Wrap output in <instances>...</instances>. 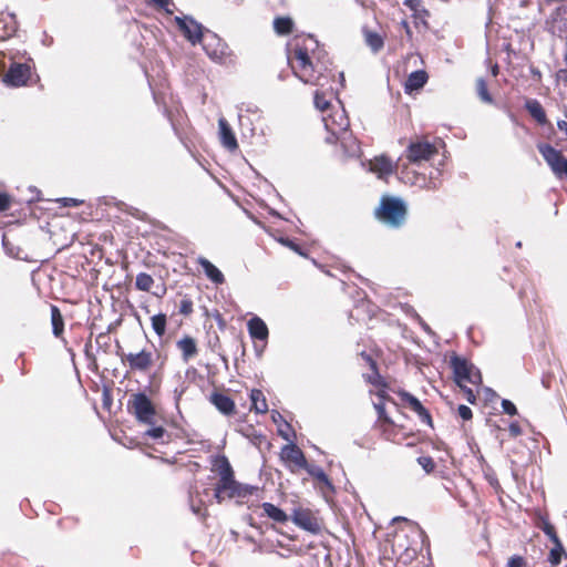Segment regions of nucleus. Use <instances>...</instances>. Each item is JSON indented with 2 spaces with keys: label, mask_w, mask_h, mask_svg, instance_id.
<instances>
[{
  "label": "nucleus",
  "mask_w": 567,
  "mask_h": 567,
  "mask_svg": "<svg viewBox=\"0 0 567 567\" xmlns=\"http://www.w3.org/2000/svg\"><path fill=\"white\" fill-rule=\"evenodd\" d=\"M287 59L292 73L306 84L323 86L333 78L331 62L312 35H296Z\"/></svg>",
  "instance_id": "obj_1"
},
{
  "label": "nucleus",
  "mask_w": 567,
  "mask_h": 567,
  "mask_svg": "<svg viewBox=\"0 0 567 567\" xmlns=\"http://www.w3.org/2000/svg\"><path fill=\"white\" fill-rule=\"evenodd\" d=\"M210 472L213 478H218L213 491L214 498L218 504L226 498H246L258 492L257 486L243 484L235 478V472L225 455H216L210 460Z\"/></svg>",
  "instance_id": "obj_2"
},
{
  "label": "nucleus",
  "mask_w": 567,
  "mask_h": 567,
  "mask_svg": "<svg viewBox=\"0 0 567 567\" xmlns=\"http://www.w3.org/2000/svg\"><path fill=\"white\" fill-rule=\"evenodd\" d=\"M451 365L454 373V380L457 385L465 392L466 399L470 403H474L476 398L472 389L466 386V382L476 384L481 381V374L475 371L474 367L470 364L465 359L457 355H453L451 359Z\"/></svg>",
  "instance_id": "obj_3"
},
{
  "label": "nucleus",
  "mask_w": 567,
  "mask_h": 567,
  "mask_svg": "<svg viewBox=\"0 0 567 567\" xmlns=\"http://www.w3.org/2000/svg\"><path fill=\"white\" fill-rule=\"evenodd\" d=\"M127 409L138 422L144 424L154 423L155 405L144 392L133 393L127 401Z\"/></svg>",
  "instance_id": "obj_4"
},
{
  "label": "nucleus",
  "mask_w": 567,
  "mask_h": 567,
  "mask_svg": "<svg viewBox=\"0 0 567 567\" xmlns=\"http://www.w3.org/2000/svg\"><path fill=\"white\" fill-rule=\"evenodd\" d=\"M33 69L34 63L32 59L24 63L13 62L2 76V82L11 87L27 86L32 80Z\"/></svg>",
  "instance_id": "obj_5"
},
{
  "label": "nucleus",
  "mask_w": 567,
  "mask_h": 567,
  "mask_svg": "<svg viewBox=\"0 0 567 567\" xmlns=\"http://www.w3.org/2000/svg\"><path fill=\"white\" fill-rule=\"evenodd\" d=\"M117 355L121 358L122 363L133 373H146L153 368L155 362L153 352L146 349H142L140 352H117Z\"/></svg>",
  "instance_id": "obj_6"
},
{
  "label": "nucleus",
  "mask_w": 567,
  "mask_h": 567,
  "mask_svg": "<svg viewBox=\"0 0 567 567\" xmlns=\"http://www.w3.org/2000/svg\"><path fill=\"white\" fill-rule=\"evenodd\" d=\"M538 152L557 178L567 179V158L549 144H538Z\"/></svg>",
  "instance_id": "obj_7"
},
{
  "label": "nucleus",
  "mask_w": 567,
  "mask_h": 567,
  "mask_svg": "<svg viewBox=\"0 0 567 567\" xmlns=\"http://www.w3.org/2000/svg\"><path fill=\"white\" fill-rule=\"evenodd\" d=\"M279 458L286 468L292 474H297L303 467L308 466L305 453L295 443L284 445L279 452Z\"/></svg>",
  "instance_id": "obj_8"
},
{
  "label": "nucleus",
  "mask_w": 567,
  "mask_h": 567,
  "mask_svg": "<svg viewBox=\"0 0 567 567\" xmlns=\"http://www.w3.org/2000/svg\"><path fill=\"white\" fill-rule=\"evenodd\" d=\"M326 130L329 132L330 138L334 140L342 134H347L350 121L343 109H338L327 114L322 118Z\"/></svg>",
  "instance_id": "obj_9"
},
{
  "label": "nucleus",
  "mask_w": 567,
  "mask_h": 567,
  "mask_svg": "<svg viewBox=\"0 0 567 567\" xmlns=\"http://www.w3.org/2000/svg\"><path fill=\"white\" fill-rule=\"evenodd\" d=\"M291 520L295 525L311 534L317 535L321 532L319 518L309 508H295L291 514Z\"/></svg>",
  "instance_id": "obj_10"
},
{
  "label": "nucleus",
  "mask_w": 567,
  "mask_h": 567,
  "mask_svg": "<svg viewBox=\"0 0 567 567\" xmlns=\"http://www.w3.org/2000/svg\"><path fill=\"white\" fill-rule=\"evenodd\" d=\"M175 22L184 37L192 43H199L203 39V27L193 18L175 17Z\"/></svg>",
  "instance_id": "obj_11"
},
{
  "label": "nucleus",
  "mask_w": 567,
  "mask_h": 567,
  "mask_svg": "<svg viewBox=\"0 0 567 567\" xmlns=\"http://www.w3.org/2000/svg\"><path fill=\"white\" fill-rule=\"evenodd\" d=\"M377 395L378 401L373 402L374 409L378 413L374 430L380 431L384 439L389 440L388 430L390 427V419L388 417L385 410L386 389H381Z\"/></svg>",
  "instance_id": "obj_12"
},
{
  "label": "nucleus",
  "mask_w": 567,
  "mask_h": 567,
  "mask_svg": "<svg viewBox=\"0 0 567 567\" xmlns=\"http://www.w3.org/2000/svg\"><path fill=\"white\" fill-rule=\"evenodd\" d=\"M436 152V147L429 142H415L409 146L408 158L412 163H421L429 161Z\"/></svg>",
  "instance_id": "obj_13"
},
{
  "label": "nucleus",
  "mask_w": 567,
  "mask_h": 567,
  "mask_svg": "<svg viewBox=\"0 0 567 567\" xmlns=\"http://www.w3.org/2000/svg\"><path fill=\"white\" fill-rule=\"evenodd\" d=\"M396 394L400 400L399 404L402 408L410 409L411 411L415 412L423 421H431L430 414L415 396L404 391H398Z\"/></svg>",
  "instance_id": "obj_14"
},
{
  "label": "nucleus",
  "mask_w": 567,
  "mask_h": 567,
  "mask_svg": "<svg viewBox=\"0 0 567 567\" xmlns=\"http://www.w3.org/2000/svg\"><path fill=\"white\" fill-rule=\"evenodd\" d=\"M209 402L224 415L233 416L236 414L234 400L223 392L214 391L209 396Z\"/></svg>",
  "instance_id": "obj_15"
},
{
  "label": "nucleus",
  "mask_w": 567,
  "mask_h": 567,
  "mask_svg": "<svg viewBox=\"0 0 567 567\" xmlns=\"http://www.w3.org/2000/svg\"><path fill=\"white\" fill-rule=\"evenodd\" d=\"M218 126H219V138L220 143L224 147H226L229 151H235L238 148L237 138L226 121V118L221 117L218 120Z\"/></svg>",
  "instance_id": "obj_16"
},
{
  "label": "nucleus",
  "mask_w": 567,
  "mask_h": 567,
  "mask_svg": "<svg viewBox=\"0 0 567 567\" xmlns=\"http://www.w3.org/2000/svg\"><path fill=\"white\" fill-rule=\"evenodd\" d=\"M369 171L375 174L380 179L388 181L390 175V159L386 155L375 156L368 161Z\"/></svg>",
  "instance_id": "obj_17"
},
{
  "label": "nucleus",
  "mask_w": 567,
  "mask_h": 567,
  "mask_svg": "<svg viewBox=\"0 0 567 567\" xmlns=\"http://www.w3.org/2000/svg\"><path fill=\"white\" fill-rule=\"evenodd\" d=\"M259 508L262 509L260 517H267L275 523L285 524L289 519V516L286 514V512L272 503L265 502L259 505Z\"/></svg>",
  "instance_id": "obj_18"
},
{
  "label": "nucleus",
  "mask_w": 567,
  "mask_h": 567,
  "mask_svg": "<svg viewBox=\"0 0 567 567\" xmlns=\"http://www.w3.org/2000/svg\"><path fill=\"white\" fill-rule=\"evenodd\" d=\"M327 142L329 143H336L340 142L341 146L344 150V153L348 156H355L360 152V145L357 138H354L350 131L347 132V134H342L339 137L332 140L330 137H327Z\"/></svg>",
  "instance_id": "obj_19"
},
{
  "label": "nucleus",
  "mask_w": 567,
  "mask_h": 567,
  "mask_svg": "<svg viewBox=\"0 0 567 567\" xmlns=\"http://www.w3.org/2000/svg\"><path fill=\"white\" fill-rule=\"evenodd\" d=\"M247 328H248L249 336L252 339L264 341V340H267V338L269 336V330H268L267 324L265 323V321L261 318H259L257 316L252 317L250 320H248Z\"/></svg>",
  "instance_id": "obj_20"
},
{
  "label": "nucleus",
  "mask_w": 567,
  "mask_h": 567,
  "mask_svg": "<svg viewBox=\"0 0 567 567\" xmlns=\"http://www.w3.org/2000/svg\"><path fill=\"white\" fill-rule=\"evenodd\" d=\"M196 262L203 268L206 277L216 285L225 282L223 272L205 257H198Z\"/></svg>",
  "instance_id": "obj_21"
},
{
  "label": "nucleus",
  "mask_w": 567,
  "mask_h": 567,
  "mask_svg": "<svg viewBox=\"0 0 567 567\" xmlns=\"http://www.w3.org/2000/svg\"><path fill=\"white\" fill-rule=\"evenodd\" d=\"M177 349L182 353V358L185 362H188L192 358H194L198 353V348L195 339L190 336H184L176 343Z\"/></svg>",
  "instance_id": "obj_22"
},
{
  "label": "nucleus",
  "mask_w": 567,
  "mask_h": 567,
  "mask_svg": "<svg viewBox=\"0 0 567 567\" xmlns=\"http://www.w3.org/2000/svg\"><path fill=\"white\" fill-rule=\"evenodd\" d=\"M427 73L423 70L412 72L405 81V92L411 94L414 91L421 90L427 82Z\"/></svg>",
  "instance_id": "obj_23"
},
{
  "label": "nucleus",
  "mask_w": 567,
  "mask_h": 567,
  "mask_svg": "<svg viewBox=\"0 0 567 567\" xmlns=\"http://www.w3.org/2000/svg\"><path fill=\"white\" fill-rule=\"evenodd\" d=\"M408 215L406 204L399 197H392V227L404 224Z\"/></svg>",
  "instance_id": "obj_24"
},
{
  "label": "nucleus",
  "mask_w": 567,
  "mask_h": 567,
  "mask_svg": "<svg viewBox=\"0 0 567 567\" xmlns=\"http://www.w3.org/2000/svg\"><path fill=\"white\" fill-rule=\"evenodd\" d=\"M249 398L251 401L250 411H255L256 413H261V414H265L268 412V403H267L266 396L261 390L252 389L250 391Z\"/></svg>",
  "instance_id": "obj_25"
},
{
  "label": "nucleus",
  "mask_w": 567,
  "mask_h": 567,
  "mask_svg": "<svg viewBox=\"0 0 567 567\" xmlns=\"http://www.w3.org/2000/svg\"><path fill=\"white\" fill-rule=\"evenodd\" d=\"M302 470L307 471L308 474L320 485L327 487L328 489H333V485L329 478V476L324 473V471L319 466H313L308 463L307 467Z\"/></svg>",
  "instance_id": "obj_26"
},
{
  "label": "nucleus",
  "mask_w": 567,
  "mask_h": 567,
  "mask_svg": "<svg viewBox=\"0 0 567 567\" xmlns=\"http://www.w3.org/2000/svg\"><path fill=\"white\" fill-rule=\"evenodd\" d=\"M374 218L381 223L390 224V194L381 197L379 206L373 212Z\"/></svg>",
  "instance_id": "obj_27"
},
{
  "label": "nucleus",
  "mask_w": 567,
  "mask_h": 567,
  "mask_svg": "<svg viewBox=\"0 0 567 567\" xmlns=\"http://www.w3.org/2000/svg\"><path fill=\"white\" fill-rule=\"evenodd\" d=\"M293 20L290 17H276L274 30L278 35H288L293 31Z\"/></svg>",
  "instance_id": "obj_28"
},
{
  "label": "nucleus",
  "mask_w": 567,
  "mask_h": 567,
  "mask_svg": "<svg viewBox=\"0 0 567 567\" xmlns=\"http://www.w3.org/2000/svg\"><path fill=\"white\" fill-rule=\"evenodd\" d=\"M51 323L52 331L55 337H61L64 331L63 316L58 306L51 305Z\"/></svg>",
  "instance_id": "obj_29"
},
{
  "label": "nucleus",
  "mask_w": 567,
  "mask_h": 567,
  "mask_svg": "<svg viewBox=\"0 0 567 567\" xmlns=\"http://www.w3.org/2000/svg\"><path fill=\"white\" fill-rule=\"evenodd\" d=\"M526 109L527 111L529 112V114L540 124H545L547 118H546V113L543 109V106L540 105V103L536 100H528L526 102Z\"/></svg>",
  "instance_id": "obj_30"
},
{
  "label": "nucleus",
  "mask_w": 567,
  "mask_h": 567,
  "mask_svg": "<svg viewBox=\"0 0 567 567\" xmlns=\"http://www.w3.org/2000/svg\"><path fill=\"white\" fill-rule=\"evenodd\" d=\"M363 34L365 43L372 49V51L378 52L383 47V38L378 32L370 31L364 28Z\"/></svg>",
  "instance_id": "obj_31"
},
{
  "label": "nucleus",
  "mask_w": 567,
  "mask_h": 567,
  "mask_svg": "<svg viewBox=\"0 0 567 567\" xmlns=\"http://www.w3.org/2000/svg\"><path fill=\"white\" fill-rule=\"evenodd\" d=\"M154 285V278L147 272H140L135 279V288L140 291L148 292Z\"/></svg>",
  "instance_id": "obj_32"
},
{
  "label": "nucleus",
  "mask_w": 567,
  "mask_h": 567,
  "mask_svg": "<svg viewBox=\"0 0 567 567\" xmlns=\"http://www.w3.org/2000/svg\"><path fill=\"white\" fill-rule=\"evenodd\" d=\"M152 328L158 337H163L166 332L167 317L165 313H158L151 318Z\"/></svg>",
  "instance_id": "obj_33"
},
{
  "label": "nucleus",
  "mask_w": 567,
  "mask_h": 567,
  "mask_svg": "<svg viewBox=\"0 0 567 567\" xmlns=\"http://www.w3.org/2000/svg\"><path fill=\"white\" fill-rule=\"evenodd\" d=\"M475 87H476L477 95L482 102L487 103V104L493 103V97L488 93L487 84L484 79L478 78L475 82Z\"/></svg>",
  "instance_id": "obj_34"
},
{
  "label": "nucleus",
  "mask_w": 567,
  "mask_h": 567,
  "mask_svg": "<svg viewBox=\"0 0 567 567\" xmlns=\"http://www.w3.org/2000/svg\"><path fill=\"white\" fill-rule=\"evenodd\" d=\"M194 312V301L188 295H183L179 306H178V313L188 317Z\"/></svg>",
  "instance_id": "obj_35"
},
{
  "label": "nucleus",
  "mask_w": 567,
  "mask_h": 567,
  "mask_svg": "<svg viewBox=\"0 0 567 567\" xmlns=\"http://www.w3.org/2000/svg\"><path fill=\"white\" fill-rule=\"evenodd\" d=\"M565 554V549L560 542L554 543V547L550 549L548 560L551 565L557 566L561 561V557Z\"/></svg>",
  "instance_id": "obj_36"
},
{
  "label": "nucleus",
  "mask_w": 567,
  "mask_h": 567,
  "mask_svg": "<svg viewBox=\"0 0 567 567\" xmlns=\"http://www.w3.org/2000/svg\"><path fill=\"white\" fill-rule=\"evenodd\" d=\"M145 435L152 437L153 440H161L163 443L168 442L169 439V435L163 426L148 429L145 432Z\"/></svg>",
  "instance_id": "obj_37"
},
{
  "label": "nucleus",
  "mask_w": 567,
  "mask_h": 567,
  "mask_svg": "<svg viewBox=\"0 0 567 567\" xmlns=\"http://www.w3.org/2000/svg\"><path fill=\"white\" fill-rule=\"evenodd\" d=\"M400 523L404 524V529L406 530V536L410 535V534L411 535H416L417 534L419 528H417V525L414 522H412V520H410L408 518H404V517H394V518H392V525L400 524Z\"/></svg>",
  "instance_id": "obj_38"
},
{
  "label": "nucleus",
  "mask_w": 567,
  "mask_h": 567,
  "mask_svg": "<svg viewBox=\"0 0 567 567\" xmlns=\"http://www.w3.org/2000/svg\"><path fill=\"white\" fill-rule=\"evenodd\" d=\"M313 100L316 107L321 112H327L330 109V100L327 99L323 92L316 91Z\"/></svg>",
  "instance_id": "obj_39"
},
{
  "label": "nucleus",
  "mask_w": 567,
  "mask_h": 567,
  "mask_svg": "<svg viewBox=\"0 0 567 567\" xmlns=\"http://www.w3.org/2000/svg\"><path fill=\"white\" fill-rule=\"evenodd\" d=\"M279 243H281L284 246L288 247L289 249L293 250L300 256H307V249L290 238H280Z\"/></svg>",
  "instance_id": "obj_40"
},
{
  "label": "nucleus",
  "mask_w": 567,
  "mask_h": 567,
  "mask_svg": "<svg viewBox=\"0 0 567 567\" xmlns=\"http://www.w3.org/2000/svg\"><path fill=\"white\" fill-rule=\"evenodd\" d=\"M0 29L3 30V32L0 34V39L4 40L7 38H10L14 34L17 30L16 22L12 19H10V22H6L3 27L0 25Z\"/></svg>",
  "instance_id": "obj_41"
},
{
  "label": "nucleus",
  "mask_w": 567,
  "mask_h": 567,
  "mask_svg": "<svg viewBox=\"0 0 567 567\" xmlns=\"http://www.w3.org/2000/svg\"><path fill=\"white\" fill-rule=\"evenodd\" d=\"M417 463L429 474L435 468L434 461L430 456H421L417 458Z\"/></svg>",
  "instance_id": "obj_42"
},
{
  "label": "nucleus",
  "mask_w": 567,
  "mask_h": 567,
  "mask_svg": "<svg viewBox=\"0 0 567 567\" xmlns=\"http://www.w3.org/2000/svg\"><path fill=\"white\" fill-rule=\"evenodd\" d=\"M11 205H12V197L7 193L0 192V213H3L6 210L10 209Z\"/></svg>",
  "instance_id": "obj_43"
},
{
  "label": "nucleus",
  "mask_w": 567,
  "mask_h": 567,
  "mask_svg": "<svg viewBox=\"0 0 567 567\" xmlns=\"http://www.w3.org/2000/svg\"><path fill=\"white\" fill-rule=\"evenodd\" d=\"M543 530L551 539L553 543L560 542L556 534L555 527L551 524L546 523L543 527Z\"/></svg>",
  "instance_id": "obj_44"
},
{
  "label": "nucleus",
  "mask_w": 567,
  "mask_h": 567,
  "mask_svg": "<svg viewBox=\"0 0 567 567\" xmlns=\"http://www.w3.org/2000/svg\"><path fill=\"white\" fill-rule=\"evenodd\" d=\"M502 408H503V411L506 413V414H509V415H515L517 413V409L516 406L514 405L513 402H511L509 400H503L502 401Z\"/></svg>",
  "instance_id": "obj_45"
},
{
  "label": "nucleus",
  "mask_w": 567,
  "mask_h": 567,
  "mask_svg": "<svg viewBox=\"0 0 567 567\" xmlns=\"http://www.w3.org/2000/svg\"><path fill=\"white\" fill-rule=\"evenodd\" d=\"M156 8L166 11L167 13H172L169 9L171 0H150Z\"/></svg>",
  "instance_id": "obj_46"
},
{
  "label": "nucleus",
  "mask_w": 567,
  "mask_h": 567,
  "mask_svg": "<svg viewBox=\"0 0 567 567\" xmlns=\"http://www.w3.org/2000/svg\"><path fill=\"white\" fill-rule=\"evenodd\" d=\"M457 411H458V415L463 420L467 421V420L472 419V410L468 406L460 405Z\"/></svg>",
  "instance_id": "obj_47"
},
{
  "label": "nucleus",
  "mask_w": 567,
  "mask_h": 567,
  "mask_svg": "<svg viewBox=\"0 0 567 567\" xmlns=\"http://www.w3.org/2000/svg\"><path fill=\"white\" fill-rule=\"evenodd\" d=\"M507 567H525V561L519 556H514L509 558Z\"/></svg>",
  "instance_id": "obj_48"
},
{
  "label": "nucleus",
  "mask_w": 567,
  "mask_h": 567,
  "mask_svg": "<svg viewBox=\"0 0 567 567\" xmlns=\"http://www.w3.org/2000/svg\"><path fill=\"white\" fill-rule=\"evenodd\" d=\"M63 205L69 207H75L80 205V202L74 198H63Z\"/></svg>",
  "instance_id": "obj_49"
},
{
  "label": "nucleus",
  "mask_w": 567,
  "mask_h": 567,
  "mask_svg": "<svg viewBox=\"0 0 567 567\" xmlns=\"http://www.w3.org/2000/svg\"><path fill=\"white\" fill-rule=\"evenodd\" d=\"M509 431L515 436L520 434V427L517 424H511Z\"/></svg>",
  "instance_id": "obj_50"
},
{
  "label": "nucleus",
  "mask_w": 567,
  "mask_h": 567,
  "mask_svg": "<svg viewBox=\"0 0 567 567\" xmlns=\"http://www.w3.org/2000/svg\"><path fill=\"white\" fill-rule=\"evenodd\" d=\"M557 126L560 131H563L567 135V122L566 121H558Z\"/></svg>",
  "instance_id": "obj_51"
},
{
  "label": "nucleus",
  "mask_w": 567,
  "mask_h": 567,
  "mask_svg": "<svg viewBox=\"0 0 567 567\" xmlns=\"http://www.w3.org/2000/svg\"><path fill=\"white\" fill-rule=\"evenodd\" d=\"M105 338H107L106 334H99L96 338V342H100L101 339H105Z\"/></svg>",
  "instance_id": "obj_52"
},
{
  "label": "nucleus",
  "mask_w": 567,
  "mask_h": 567,
  "mask_svg": "<svg viewBox=\"0 0 567 567\" xmlns=\"http://www.w3.org/2000/svg\"><path fill=\"white\" fill-rule=\"evenodd\" d=\"M367 360L370 362L371 367L374 369L375 363L371 360V357H367Z\"/></svg>",
  "instance_id": "obj_53"
},
{
  "label": "nucleus",
  "mask_w": 567,
  "mask_h": 567,
  "mask_svg": "<svg viewBox=\"0 0 567 567\" xmlns=\"http://www.w3.org/2000/svg\"><path fill=\"white\" fill-rule=\"evenodd\" d=\"M497 74V66L493 68V75Z\"/></svg>",
  "instance_id": "obj_54"
},
{
  "label": "nucleus",
  "mask_w": 567,
  "mask_h": 567,
  "mask_svg": "<svg viewBox=\"0 0 567 567\" xmlns=\"http://www.w3.org/2000/svg\"><path fill=\"white\" fill-rule=\"evenodd\" d=\"M2 22H3V20H0V23H2Z\"/></svg>",
  "instance_id": "obj_55"
},
{
  "label": "nucleus",
  "mask_w": 567,
  "mask_h": 567,
  "mask_svg": "<svg viewBox=\"0 0 567 567\" xmlns=\"http://www.w3.org/2000/svg\"><path fill=\"white\" fill-rule=\"evenodd\" d=\"M565 81L567 82V76L565 78Z\"/></svg>",
  "instance_id": "obj_56"
}]
</instances>
